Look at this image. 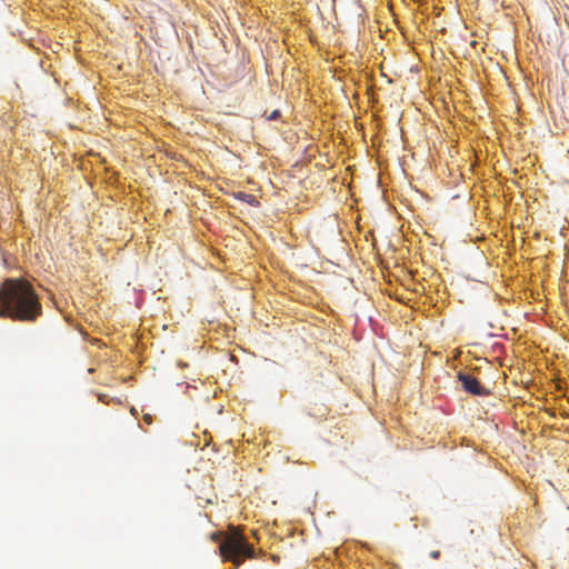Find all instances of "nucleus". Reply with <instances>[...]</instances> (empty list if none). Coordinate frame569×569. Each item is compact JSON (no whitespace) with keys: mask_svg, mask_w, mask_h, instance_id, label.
Segmentation results:
<instances>
[{"mask_svg":"<svg viewBox=\"0 0 569 569\" xmlns=\"http://www.w3.org/2000/svg\"><path fill=\"white\" fill-rule=\"evenodd\" d=\"M42 306L32 284L22 278H10L0 286V317L14 321L34 322Z\"/></svg>","mask_w":569,"mask_h":569,"instance_id":"obj_1","label":"nucleus"},{"mask_svg":"<svg viewBox=\"0 0 569 569\" xmlns=\"http://www.w3.org/2000/svg\"><path fill=\"white\" fill-rule=\"evenodd\" d=\"M211 540L220 542L219 553L223 561H230L236 567H240L246 559L256 558L257 553L252 545H250L244 535L237 528L230 526L229 531L213 532Z\"/></svg>","mask_w":569,"mask_h":569,"instance_id":"obj_2","label":"nucleus"},{"mask_svg":"<svg viewBox=\"0 0 569 569\" xmlns=\"http://www.w3.org/2000/svg\"><path fill=\"white\" fill-rule=\"evenodd\" d=\"M458 379L461 382L462 389L473 396H488L489 390L483 387L480 381L475 378L473 376L466 373V372H459Z\"/></svg>","mask_w":569,"mask_h":569,"instance_id":"obj_3","label":"nucleus"},{"mask_svg":"<svg viewBox=\"0 0 569 569\" xmlns=\"http://www.w3.org/2000/svg\"><path fill=\"white\" fill-rule=\"evenodd\" d=\"M236 197H237V199H239L243 202H247L250 206L257 207L259 204V201L257 200V198L253 194L246 193V192H238Z\"/></svg>","mask_w":569,"mask_h":569,"instance_id":"obj_4","label":"nucleus"},{"mask_svg":"<svg viewBox=\"0 0 569 569\" xmlns=\"http://www.w3.org/2000/svg\"><path fill=\"white\" fill-rule=\"evenodd\" d=\"M280 117V112L278 110H274L270 113V116L268 117L269 120H276Z\"/></svg>","mask_w":569,"mask_h":569,"instance_id":"obj_5","label":"nucleus"},{"mask_svg":"<svg viewBox=\"0 0 569 569\" xmlns=\"http://www.w3.org/2000/svg\"><path fill=\"white\" fill-rule=\"evenodd\" d=\"M430 557L432 559H438L440 557V551L439 550H433L430 552Z\"/></svg>","mask_w":569,"mask_h":569,"instance_id":"obj_6","label":"nucleus"},{"mask_svg":"<svg viewBox=\"0 0 569 569\" xmlns=\"http://www.w3.org/2000/svg\"><path fill=\"white\" fill-rule=\"evenodd\" d=\"M143 420H144L147 423H149V425L152 422V418H151V416H150V415H144V416H143Z\"/></svg>","mask_w":569,"mask_h":569,"instance_id":"obj_7","label":"nucleus"},{"mask_svg":"<svg viewBox=\"0 0 569 569\" xmlns=\"http://www.w3.org/2000/svg\"><path fill=\"white\" fill-rule=\"evenodd\" d=\"M566 110L569 112V100L567 101L566 106H565Z\"/></svg>","mask_w":569,"mask_h":569,"instance_id":"obj_8","label":"nucleus"},{"mask_svg":"<svg viewBox=\"0 0 569 569\" xmlns=\"http://www.w3.org/2000/svg\"><path fill=\"white\" fill-rule=\"evenodd\" d=\"M238 567L234 566V569H237Z\"/></svg>","mask_w":569,"mask_h":569,"instance_id":"obj_9","label":"nucleus"}]
</instances>
